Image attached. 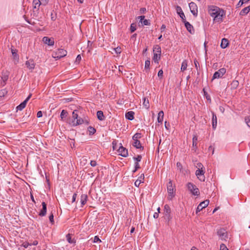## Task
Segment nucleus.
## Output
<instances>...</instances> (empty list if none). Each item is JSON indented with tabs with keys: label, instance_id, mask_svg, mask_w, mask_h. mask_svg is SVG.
Instances as JSON below:
<instances>
[{
	"label": "nucleus",
	"instance_id": "nucleus-1",
	"mask_svg": "<svg viewBox=\"0 0 250 250\" xmlns=\"http://www.w3.org/2000/svg\"><path fill=\"white\" fill-rule=\"evenodd\" d=\"M208 9L209 14L213 18L215 21L220 22L223 21L222 18L225 15V12L223 9L214 5L209 6Z\"/></svg>",
	"mask_w": 250,
	"mask_h": 250
},
{
	"label": "nucleus",
	"instance_id": "nucleus-2",
	"mask_svg": "<svg viewBox=\"0 0 250 250\" xmlns=\"http://www.w3.org/2000/svg\"><path fill=\"white\" fill-rule=\"evenodd\" d=\"M78 111L77 110H75L73 111L72 113V118L73 120L70 124L72 126H77L78 125H82L83 124H88V122L87 120L84 118V119L79 117L78 115Z\"/></svg>",
	"mask_w": 250,
	"mask_h": 250
},
{
	"label": "nucleus",
	"instance_id": "nucleus-3",
	"mask_svg": "<svg viewBox=\"0 0 250 250\" xmlns=\"http://www.w3.org/2000/svg\"><path fill=\"white\" fill-rule=\"evenodd\" d=\"M167 189L168 192L167 199L169 200H171L175 196V188L173 186L172 182L171 180H169V182L168 183L167 185Z\"/></svg>",
	"mask_w": 250,
	"mask_h": 250
},
{
	"label": "nucleus",
	"instance_id": "nucleus-4",
	"mask_svg": "<svg viewBox=\"0 0 250 250\" xmlns=\"http://www.w3.org/2000/svg\"><path fill=\"white\" fill-rule=\"evenodd\" d=\"M153 51H155V53H154L153 60L155 62L158 63L161 54V47L158 45H156L153 47Z\"/></svg>",
	"mask_w": 250,
	"mask_h": 250
},
{
	"label": "nucleus",
	"instance_id": "nucleus-5",
	"mask_svg": "<svg viewBox=\"0 0 250 250\" xmlns=\"http://www.w3.org/2000/svg\"><path fill=\"white\" fill-rule=\"evenodd\" d=\"M187 186L188 189L193 195L196 196L199 195V190L195 185L189 182L187 184Z\"/></svg>",
	"mask_w": 250,
	"mask_h": 250
},
{
	"label": "nucleus",
	"instance_id": "nucleus-6",
	"mask_svg": "<svg viewBox=\"0 0 250 250\" xmlns=\"http://www.w3.org/2000/svg\"><path fill=\"white\" fill-rule=\"evenodd\" d=\"M67 54L66 50L63 49H59L56 52L53 53L52 56L53 58L59 59L62 57L65 56Z\"/></svg>",
	"mask_w": 250,
	"mask_h": 250
},
{
	"label": "nucleus",
	"instance_id": "nucleus-7",
	"mask_svg": "<svg viewBox=\"0 0 250 250\" xmlns=\"http://www.w3.org/2000/svg\"><path fill=\"white\" fill-rule=\"evenodd\" d=\"M226 72V70L225 68H222L219 69L217 71L215 72L213 74L212 80L218 79L220 78H222V76L225 74Z\"/></svg>",
	"mask_w": 250,
	"mask_h": 250
},
{
	"label": "nucleus",
	"instance_id": "nucleus-8",
	"mask_svg": "<svg viewBox=\"0 0 250 250\" xmlns=\"http://www.w3.org/2000/svg\"><path fill=\"white\" fill-rule=\"evenodd\" d=\"M217 235L222 240H227L228 236L227 231L223 229H220L217 231Z\"/></svg>",
	"mask_w": 250,
	"mask_h": 250
},
{
	"label": "nucleus",
	"instance_id": "nucleus-9",
	"mask_svg": "<svg viewBox=\"0 0 250 250\" xmlns=\"http://www.w3.org/2000/svg\"><path fill=\"white\" fill-rule=\"evenodd\" d=\"M205 169H197L195 172V174L198 179L201 181H204L205 180V177L204 176Z\"/></svg>",
	"mask_w": 250,
	"mask_h": 250
},
{
	"label": "nucleus",
	"instance_id": "nucleus-10",
	"mask_svg": "<svg viewBox=\"0 0 250 250\" xmlns=\"http://www.w3.org/2000/svg\"><path fill=\"white\" fill-rule=\"evenodd\" d=\"M209 202V201L208 200H206L200 203L197 208L196 211V213H197L198 212H200L203 208L207 207L208 206Z\"/></svg>",
	"mask_w": 250,
	"mask_h": 250
},
{
	"label": "nucleus",
	"instance_id": "nucleus-11",
	"mask_svg": "<svg viewBox=\"0 0 250 250\" xmlns=\"http://www.w3.org/2000/svg\"><path fill=\"white\" fill-rule=\"evenodd\" d=\"M189 7L190 8V12L192 14L196 16L198 13V9L197 5L193 2H191L189 3Z\"/></svg>",
	"mask_w": 250,
	"mask_h": 250
},
{
	"label": "nucleus",
	"instance_id": "nucleus-12",
	"mask_svg": "<svg viewBox=\"0 0 250 250\" xmlns=\"http://www.w3.org/2000/svg\"><path fill=\"white\" fill-rule=\"evenodd\" d=\"M31 97V94H30L22 103H21L20 105H19L17 107V110H20V111L22 110L25 107L27 102L30 99Z\"/></svg>",
	"mask_w": 250,
	"mask_h": 250
},
{
	"label": "nucleus",
	"instance_id": "nucleus-13",
	"mask_svg": "<svg viewBox=\"0 0 250 250\" xmlns=\"http://www.w3.org/2000/svg\"><path fill=\"white\" fill-rule=\"evenodd\" d=\"M119 154L123 157H126L128 155L127 150L123 146H121L118 150Z\"/></svg>",
	"mask_w": 250,
	"mask_h": 250
},
{
	"label": "nucleus",
	"instance_id": "nucleus-14",
	"mask_svg": "<svg viewBox=\"0 0 250 250\" xmlns=\"http://www.w3.org/2000/svg\"><path fill=\"white\" fill-rule=\"evenodd\" d=\"M42 42L45 44L48 45H53L54 43V41L53 38H49L47 37H44L42 39Z\"/></svg>",
	"mask_w": 250,
	"mask_h": 250
},
{
	"label": "nucleus",
	"instance_id": "nucleus-15",
	"mask_svg": "<svg viewBox=\"0 0 250 250\" xmlns=\"http://www.w3.org/2000/svg\"><path fill=\"white\" fill-rule=\"evenodd\" d=\"M25 65L26 67L31 71H32L35 68V63L34 62L33 60H30L25 62Z\"/></svg>",
	"mask_w": 250,
	"mask_h": 250
},
{
	"label": "nucleus",
	"instance_id": "nucleus-16",
	"mask_svg": "<svg viewBox=\"0 0 250 250\" xmlns=\"http://www.w3.org/2000/svg\"><path fill=\"white\" fill-rule=\"evenodd\" d=\"M176 9L177 14L180 16L181 18L182 19L183 21H184L186 20L185 14H184V12H183L182 9L181 8V7L179 6H177L176 7Z\"/></svg>",
	"mask_w": 250,
	"mask_h": 250
},
{
	"label": "nucleus",
	"instance_id": "nucleus-17",
	"mask_svg": "<svg viewBox=\"0 0 250 250\" xmlns=\"http://www.w3.org/2000/svg\"><path fill=\"white\" fill-rule=\"evenodd\" d=\"M183 22L185 23V25L187 29V30L190 33H192V31H193V27L192 25H191L189 22L187 21L186 20L184 21Z\"/></svg>",
	"mask_w": 250,
	"mask_h": 250
},
{
	"label": "nucleus",
	"instance_id": "nucleus-18",
	"mask_svg": "<svg viewBox=\"0 0 250 250\" xmlns=\"http://www.w3.org/2000/svg\"><path fill=\"white\" fill-rule=\"evenodd\" d=\"M164 211H165V214L166 216H167V217L169 218V220L170 219V212H171V210H170V207H169L168 205H166L164 207Z\"/></svg>",
	"mask_w": 250,
	"mask_h": 250
},
{
	"label": "nucleus",
	"instance_id": "nucleus-19",
	"mask_svg": "<svg viewBox=\"0 0 250 250\" xmlns=\"http://www.w3.org/2000/svg\"><path fill=\"white\" fill-rule=\"evenodd\" d=\"M42 208L39 213V215L44 216L46 213V204L45 202L42 203Z\"/></svg>",
	"mask_w": 250,
	"mask_h": 250
},
{
	"label": "nucleus",
	"instance_id": "nucleus-20",
	"mask_svg": "<svg viewBox=\"0 0 250 250\" xmlns=\"http://www.w3.org/2000/svg\"><path fill=\"white\" fill-rule=\"evenodd\" d=\"M11 52L14 59L15 60V62L17 63L19 62V58L17 54V50L16 49H11Z\"/></svg>",
	"mask_w": 250,
	"mask_h": 250
},
{
	"label": "nucleus",
	"instance_id": "nucleus-21",
	"mask_svg": "<svg viewBox=\"0 0 250 250\" xmlns=\"http://www.w3.org/2000/svg\"><path fill=\"white\" fill-rule=\"evenodd\" d=\"M87 198V195L86 194H82L81 196V203L82 207L86 203Z\"/></svg>",
	"mask_w": 250,
	"mask_h": 250
},
{
	"label": "nucleus",
	"instance_id": "nucleus-22",
	"mask_svg": "<svg viewBox=\"0 0 250 250\" xmlns=\"http://www.w3.org/2000/svg\"><path fill=\"white\" fill-rule=\"evenodd\" d=\"M134 112L133 111H128L125 114V118L129 120H132L134 119Z\"/></svg>",
	"mask_w": 250,
	"mask_h": 250
},
{
	"label": "nucleus",
	"instance_id": "nucleus-23",
	"mask_svg": "<svg viewBox=\"0 0 250 250\" xmlns=\"http://www.w3.org/2000/svg\"><path fill=\"white\" fill-rule=\"evenodd\" d=\"M212 125L214 129L216 128L217 125V117L213 112H212Z\"/></svg>",
	"mask_w": 250,
	"mask_h": 250
},
{
	"label": "nucleus",
	"instance_id": "nucleus-24",
	"mask_svg": "<svg viewBox=\"0 0 250 250\" xmlns=\"http://www.w3.org/2000/svg\"><path fill=\"white\" fill-rule=\"evenodd\" d=\"M229 44V41L228 39L224 38L222 40L221 47L224 49L226 48Z\"/></svg>",
	"mask_w": 250,
	"mask_h": 250
},
{
	"label": "nucleus",
	"instance_id": "nucleus-25",
	"mask_svg": "<svg viewBox=\"0 0 250 250\" xmlns=\"http://www.w3.org/2000/svg\"><path fill=\"white\" fill-rule=\"evenodd\" d=\"M41 4L42 2L40 0H34L33 1V5L35 9H39V7Z\"/></svg>",
	"mask_w": 250,
	"mask_h": 250
},
{
	"label": "nucleus",
	"instance_id": "nucleus-26",
	"mask_svg": "<svg viewBox=\"0 0 250 250\" xmlns=\"http://www.w3.org/2000/svg\"><path fill=\"white\" fill-rule=\"evenodd\" d=\"M164 113L163 111H161L159 112L158 115L157 120L158 122L160 123H162L163 121Z\"/></svg>",
	"mask_w": 250,
	"mask_h": 250
},
{
	"label": "nucleus",
	"instance_id": "nucleus-27",
	"mask_svg": "<svg viewBox=\"0 0 250 250\" xmlns=\"http://www.w3.org/2000/svg\"><path fill=\"white\" fill-rule=\"evenodd\" d=\"M66 240L70 244H74L76 241L74 238H71V235L70 234H68L66 236Z\"/></svg>",
	"mask_w": 250,
	"mask_h": 250
},
{
	"label": "nucleus",
	"instance_id": "nucleus-28",
	"mask_svg": "<svg viewBox=\"0 0 250 250\" xmlns=\"http://www.w3.org/2000/svg\"><path fill=\"white\" fill-rule=\"evenodd\" d=\"M250 11V5L244 8L243 9L241 10L240 14L241 15H244L248 14Z\"/></svg>",
	"mask_w": 250,
	"mask_h": 250
},
{
	"label": "nucleus",
	"instance_id": "nucleus-29",
	"mask_svg": "<svg viewBox=\"0 0 250 250\" xmlns=\"http://www.w3.org/2000/svg\"><path fill=\"white\" fill-rule=\"evenodd\" d=\"M133 146L136 147L137 148H140L142 147L141 145L140 144V142L138 140H133Z\"/></svg>",
	"mask_w": 250,
	"mask_h": 250
},
{
	"label": "nucleus",
	"instance_id": "nucleus-30",
	"mask_svg": "<svg viewBox=\"0 0 250 250\" xmlns=\"http://www.w3.org/2000/svg\"><path fill=\"white\" fill-rule=\"evenodd\" d=\"M97 116L98 119L100 121H103L104 119V114L102 111H98L97 112Z\"/></svg>",
	"mask_w": 250,
	"mask_h": 250
},
{
	"label": "nucleus",
	"instance_id": "nucleus-31",
	"mask_svg": "<svg viewBox=\"0 0 250 250\" xmlns=\"http://www.w3.org/2000/svg\"><path fill=\"white\" fill-rule=\"evenodd\" d=\"M187 66H188V62L186 60H184L182 63L181 68V71H184L185 70H186L187 68Z\"/></svg>",
	"mask_w": 250,
	"mask_h": 250
},
{
	"label": "nucleus",
	"instance_id": "nucleus-32",
	"mask_svg": "<svg viewBox=\"0 0 250 250\" xmlns=\"http://www.w3.org/2000/svg\"><path fill=\"white\" fill-rule=\"evenodd\" d=\"M143 104L144 106L146 109H148L149 108V101L146 98H144V102H143Z\"/></svg>",
	"mask_w": 250,
	"mask_h": 250
},
{
	"label": "nucleus",
	"instance_id": "nucleus-33",
	"mask_svg": "<svg viewBox=\"0 0 250 250\" xmlns=\"http://www.w3.org/2000/svg\"><path fill=\"white\" fill-rule=\"evenodd\" d=\"M197 136L196 135H194L192 138V146L193 147H195L196 148H197Z\"/></svg>",
	"mask_w": 250,
	"mask_h": 250
},
{
	"label": "nucleus",
	"instance_id": "nucleus-34",
	"mask_svg": "<svg viewBox=\"0 0 250 250\" xmlns=\"http://www.w3.org/2000/svg\"><path fill=\"white\" fill-rule=\"evenodd\" d=\"M67 112L65 110H62L61 112L60 117L61 118V119L62 120H63V119L65 118L67 115Z\"/></svg>",
	"mask_w": 250,
	"mask_h": 250
},
{
	"label": "nucleus",
	"instance_id": "nucleus-35",
	"mask_svg": "<svg viewBox=\"0 0 250 250\" xmlns=\"http://www.w3.org/2000/svg\"><path fill=\"white\" fill-rule=\"evenodd\" d=\"M150 64V62L149 60H147L145 62V69L147 72L148 69L149 68V66Z\"/></svg>",
	"mask_w": 250,
	"mask_h": 250
},
{
	"label": "nucleus",
	"instance_id": "nucleus-36",
	"mask_svg": "<svg viewBox=\"0 0 250 250\" xmlns=\"http://www.w3.org/2000/svg\"><path fill=\"white\" fill-rule=\"evenodd\" d=\"M88 130L89 131V135H93L96 132V129L92 126H89L88 128Z\"/></svg>",
	"mask_w": 250,
	"mask_h": 250
},
{
	"label": "nucleus",
	"instance_id": "nucleus-37",
	"mask_svg": "<svg viewBox=\"0 0 250 250\" xmlns=\"http://www.w3.org/2000/svg\"><path fill=\"white\" fill-rule=\"evenodd\" d=\"M239 84V83L237 81H233L231 85L233 88H236Z\"/></svg>",
	"mask_w": 250,
	"mask_h": 250
},
{
	"label": "nucleus",
	"instance_id": "nucleus-38",
	"mask_svg": "<svg viewBox=\"0 0 250 250\" xmlns=\"http://www.w3.org/2000/svg\"><path fill=\"white\" fill-rule=\"evenodd\" d=\"M197 169H205L203 165L201 163H198L196 166Z\"/></svg>",
	"mask_w": 250,
	"mask_h": 250
},
{
	"label": "nucleus",
	"instance_id": "nucleus-39",
	"mask_svg": "<svg viewBox=\"0 0 250 250\" xmlns=\"http://www.w3.org/2000/svg\"><path fill=\"white\" fill-rule=\"evenodd\" d=\"M141 137V135L140 133H136L133 136L132 139H133V140H138L139 138H140Z\"/></svg>",
	"mask_w": 250,
	"mask_h": 250
},
{
	"label": "nucleus",
	"instance_id": "nucleus-40",
	"mask_svg": "<svg viewBox=\"0 0 250 250\" xmlns=\"http://www.w3.org/2000/svg\"><path fill=\"white\" fill-rule=\"evenodd\" d=\"M136 30V25L134 23H132L130 26V31L133 33Z\"/></svg>",
	"mask_w": 250,
	"mask_h": 250
},
{
	"label": "nucleus",
	"instance_id": "nucleus-41",
	"mask_svg": "<svg viewBox=\"0 0 250 250\" xmlns=\"http://www.w3.org/2000/svg\"><path fill=\"white\" fill-rule=\"evenodd\" d=\"M245 121L248 126L250 127V117H247L245 118Z\"/></svg>",
	"mask_w": 250,
	"mask_h": 250
},
{
	"label": "nucleus",
	"instance_id": "nucleus-42",
	"mask_svg": "<svg viewBox=\"0 0 250 250\" xmlns=\"http://www.w3.org/2000/svg\"><path fill=\"white\" fill-rule=\"evenodd\" d=\"M140 168V165L138 162H136L135 164V169L133 171V172H135L138 169Z\"/></svg>",
	"mask_w": 250,
	"mask_h": 250
},
{
	"label": "nucleus",
	"instance_id": "nucleus-43",
	"mask_svg": "<svg viewBox=\"0 0 250 250\" xmlns=\"http://www.w3.org/2000/svg\"><path fill=\"white\" fill-rule=\"evenodd\" d=\"M220 250H229L227 248V247L226 246V245L225 244H222L220 245Z\"/></svg>",
	"mask_w": 250,
	"mask_h": 250
},
{
	"label": "nucleus",
	"instance_id": "nucleus-44",
	"mask_svg": "<svg viewBox=\"0 0 250 250\" xmlns=\"http://www.w3.org/2000/svg\"><path fill=\"white\" fill-rule=\"evenodd\" d=\"M115 52H116V54H120L121 52V49L120 47H116L114 49Z\"/></svg>",
	"mask_w": 250,
	"mask_h": 250
},
{
	"label": "nucleus",
	"instance_id": "nucleus-45",
	"mask_svg": "<svg viewBox=\"0 0 250 250\" xmlns=\"http://www.w3.org/2000/svg\"><path fill=\"white\" fill-rule=\"evenodd\" d=\"M22 246L25 248H27L29 246H31V243H29V242H24L22 244Z\"/></svg>",
	"mask_w": 250,
	"mask_h": 250
},
{
	"label": "nucleus",
	"instance_id": "nucleus-46",
	"mask_svg": "<svg viewBox=\"0 0 250 250\" xmlns=\"http://www.w3.org/2000/svg\"><path fill=\"white\" fill-rule=\"evenodd\" d=\"M141 159H142V156L140 155H138L137 157L134 158V159L137 161L136 162H138V163L139 162L141 161Z\"/></svg>",
	"mask_w": 250,
	"mask_h": 250
},
{
	"label": "nucleus",
	"instance_id": "nucleus-47",
	"mask_svg": "<svg viewBox=\"0 0 250 250\" xmlns=\"http://www.w3.org/2000/svg\"><path fill=\"white\" fill-rule=\"evenodd\" d=\"M142 23H143L144 24V25H149V24H150V23H149V22L148 20H146V19H145V20L142 21Z\"/></svg>",
	"mask_w": 250,
	"mask_h": 250
},
{
	"label": "nucleus",
	"instance_id": "nucleus-48",
	"mask_svg": "<svg viewBox=\"0 0 250 250\" xmlns=\"http://www.w3.org/2000/svg\"><path fill=\"white\" fill-rule=\"evenodd\" d=\"M99 241L101 242V241L100 240V239H99L98 236H95L94 238L93 242L97 243Z\"/></svg>",
	"mask_w": 250,
	"mask_h": 250
},
{
	"label": "nucleus",
	"instance_id": "nucleus-49",
	"mask_svg": "<svg viewBox=\"0 0 250 250\" xmlns=\"http://www.w3.org/2000/svg\"><path fill=\"white\" fill-rule=\"evenodd\" d=\"M142 182L140 181V180H137L135 182V183H134V185L135 186L138 187L140 185V184Z\"/></svg>",
	"mask_w": 250,
	"mask_h": 250
},
{
	"label": "nucleus",
	"instance_id": "nucleus-50",
	"mask_svg": "<svg viewBox=\"0 0 250 250\" xmlns=\"http://www.w3.org/2000/svg\"><path fill=\"white\" fill-rule=\"evenodd\" d=\"M138 180H140L141 182L143 183L144 180V174H141V175L138 178Z\"/></svg>",
	"mask_w": 250,
	"mask_h": 250
},
{
	"label": "nucleus",
	"instance_id": "nucleus-51",
	"mask_svg": "<svg viewBox=\"0 0 250 250\" xmlns=\"http://www.w3.org/2000/svg\"><path fill=\"white\" fill-rule=\"evenodd\" d=\"M163 71L161 69L159 71V72L158 73V77H159L161 78L163 77Z\"/></svg>",
	"mask_w": 250,
	"mask_h": 250
},
{
	"label": "nucleus",
	"instance_id": "nucleus-52",
	"mask_svg": "<svg viewBox=\"0 0 250 250\" xmlns=\"http://www.w3.org/2000/svg\"><path fill=\"white\" fill-rule=\"evenodd\" d=\"M176 165H177V167L179 168L180 170L181 171V170L182 169V164H181V163L177 162Z\"/></svg>",
	"mask_w": 250,
	"mask_h": 250
},
{
	"label": "nucleus",
	"instance_id": "nucleus-53",
	"mask_svg": "<svg viewBox=\"0 0 250 250\" xmlns=\"http://www.w3.org/2000/svg\"><path fill=\"white\" fill-rule=\"evenodd\" d=\"M90 165L92 167H95L97 165V163L95 161H91Z\"/></svg>",
	"mask_w": 250,
	"mask_h": 250
},
{
	"label": "nucleus",
	"instance_id": "nucleus-54",
	"mask_svg": "<svg viewBox=\"0 0 250 250\" xmlns=\"http://www.w3.org/2000/svg\"><path fill=\"white\" fill-rule=\"evenodd\" d=\"M81 60V56L80 55H78L76 59V62H79Z\"/></svg>",
	"mask_w": 250,
	"mask_h": 250
},
{
	"label": "nucleus",
	"instance_id": "nucleus-55",
	"mask_svg": "<svg viewBox=\"0 0 250 250\" xmlns=\"http://www.w3.org/2000/svg\"><path fill=\"white\" fill-rule=\"evenodd\" d=\"M42 112L41 111H39L37 112V116L38 118H40V117H42Z\"/></svg>",
	"mask_w": 250,
	"mask_h": 250
},
{
	"label": "nucleus",
	"instance_id": "nucleus-56",
	"mask_svg": "<svg viewBox=\"0 0 250 250\" xmlns=\"http://www.w3.org/2000/svg\"><path fill=\"white\" fill-rule=\"evenodd\" d=\"M53 217L54 216L53 214H51L49 217V220L51 223H53L54 222Z\"/></svg>",
	"mask_w": 250,
	"mask_h": 250
},
{
	"label": "nucleus",
	"instance_id": "nucleus-57",
	"mask_svg": "<svg viewBox=\"0 0 250 250\" xmlns=\"http://www.w3.org/2000/svg\"><path fill=\"white\" fill-rule=\"evenodd\" d=\"M76 198H77V194L74 193L72 197V202H74L76 201Z\"/></svg>",
	"mask_w": 250,
	"mask_h": 250
},
{
	"label": "nucleus",
	"instance_id": "nucleus-58",
	"mask_svg": "<svg viewBox=\"0 0 250 250\" xmlns=\"http://www.w3.org/2000/svg\"><path fill=\"white\" fill-rule=\"evenodd\" d=\"M8 76L5 75V76H2V77H1V79H2V80L4 82H5V81H6L7 80V79H8Z\"/></svg>",
	"mask_w": 250,
	"mask_h": 250
},
{
	"label": "nucleus",
	"instance_id": "nucleus-59",
	"mask_svg": "<svg viewBox=\"0 0 250 250\" xmlns=\"http://www.w3.org/2000/svg\"><path fill=\"white\" fill-rule=\"evenodd\" d=\"M138 19H140V21L142 22V21L145 20V16H141L138 17Z\"/></svg>",
	"mask_w": 250,
	"mask_h": 250
},
{
	"label": "nucleus",
	"instance_id": "nucleus-60",
	"mask_svg": "<svg viewBox=\"0 0 250 250\" xmlns=\"http://www.w3.org/2000/svg\"><path fill=\"white\" fill-rule=\"evenodd\" d=\"M42 4L45 5L48 3V0H42Z\"/></svg>",
	"mask_w": 250,
	"mask_h": 250
},
{
	"label": "nucleus",
	"instance_id": "nucleus-61",
	"mask_svg": "<svg viewBox=\"0 0 250 250\" xmlns=\"http://www.w3.org/2000/svg\"><path fill=\"white\" fill-rule=\"evenodd\" d=\"M159 216L158 212H155L153 214V217L154 218H157Z\"/></svg>",
	"mask_w": 250,
	"mask_h": 250
},
{
	"label": "nucleus",
	"instance_id": "nucleus-62",
	"mask_svg": "<svg viewBox=\"0 0 250 250\" xmlns=\"http://www.w3.org/2000/svg\"><path fill=\"white\" fill-rule=\"evenodd\" d=\"M194 64H195V67H196V68L197 69V67H198V66H197V65H199V63H198V62H197V60H194Z\"/></svg>",
	"mask_w": 250,
	"mask_h": 250
},
{
	"label": "nucleus",
	"instance_id": "nucleus-63",
	"mask_svg": "<svg viewBox=\"0 0 250 250\" xmlns=\"http://www.w3.org/2000/svg\"><path fill=\"white\" fill-rule=\"evenodd\" d=\"M165 29H166V25L164 24H163L161 28V32H163Z\"/></svg>",
	"mask_w": 250,
	"mask_h": 250
},
{
	"label": "nucleus",
	"instance_id": "nucleus-64",
	"mask_svg": "<svg viewBox=\"0 0 250 250\" xmlns=\"http://www.w3.org/2000/svg\"><path fill=\"white\" fill-rule=\"evenodd\" d=\"M146 11V9L145 8H141L140 9V12L141 13H144Z\"/></svg>",
	"mask_w": 250,
	"mask_h": 250
}]
</instances>
